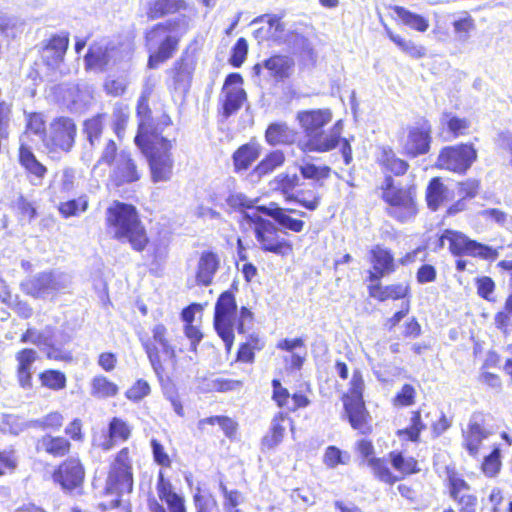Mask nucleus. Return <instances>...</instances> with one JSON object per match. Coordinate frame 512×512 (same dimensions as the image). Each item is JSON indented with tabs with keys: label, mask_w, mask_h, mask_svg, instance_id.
Instances as JSON below:
<instances>
[{
	"label": "nucleus",
	"mask_w": 512,
	"mask_h": 512,
	"mask_svg": "<svg viewBox=\"0 0 512 512\" xmlns=\"http://www.w3.org/2000/svg\"><path fill=\"white\" fill-rule=\"evenodd\" d=\"M105 214L108 234L120 242H128L136 251L144 250L148 237L133 205L114 201Z\"/></svg>",
	"instance_id": "nucleus-1"
},
{
	"label": "nucleus",
	"mask_w": 512,
	"mask_h": 512,
	"mask_svg": "<svg viewBox=\"0 0 512 512\" xmlns=\"http://www.w3.org/2000/svg\"><path fill=\"white\" fill-rule=\"evenodd\" d=\"M237 304L235 296L230 291L223 292L216 301L214 312V328L223 340L226 350L230 351L234 342V325L239 334L245 333L246 325L252 324L253 314L242 307L236 323Z\"/></svg>",
	"instance_id": "nucleus-2"
},
{
	"label": "nucleus",
	"mask_w": 512,
	"mask_h": 512,
	"mask_svg": "<svg viewBox=\"0 0 512 512\" xmlns=\"http://www.w3.org/2000/svg\"><path fill=\"white\" fill-rule=\"evenodd\" d=\"M380 189L381 197L387 204L386 212L390 217L401 223L409 222L416 217L418 208L415 186H397L391 176H386Z\"/></svg>",
	"instance_id": "nucleus-3"
},
{
	"label": "nucleus",
	"mask_w": 512,
	"mask_h": 512,
	"mask_svg": "<svg viewBox=\"0 0 512 512\" xmlns=\"http://www.w3.org/2000/svg\"><path fill=\"white\" fill-rule=\"evenodd\" d=\"M136 146L148 160L152 181L154 183L169 181L174 167V159L171 153L172 141L163 136L156 135L151 139L136 144Z\"/></svg>",
	"instance_id": "nucleus-4"
},
{
	"label": "nucleus",
	"mask_w": 512,
	"mask_h": 512,
	"mask_svg": "<svg viewBox=\"0 0 512 512\" xmlns=\"http://www.w3.org/2000/svg\"><path fill=\"white\" fill-rule=\"evenodd\" d=\"M132 51L129 42L101 39L90 45L84 57L85 66L90 70L104 71L110 66L129 60Z\"/></svg>",
	"instance_id": "nucleus-5"
},
{
	"label": "nucleus",
	"mask_w": 512,
	"mask_h": 512,
	"mask_svg": "<svg viewBox=\"0 0 512 512\" xmlns=\"http://www.w3.org/2000/svg\"><path fill=\"white\" fill-rule=\"evenodd\" d=\"M343 131V121L338 120L327 131L322 130L315 133L302 141H299L298 147L304 153L317 152L325 153L335 149L340 143L341 153L346 165L352 161V148L349 141L341 137Z\"/></svg>",
	"instance_id": "nucleus-6"
},
{
	"label": "nucleus",
	"mask_w": 512,
	"mask_h": 512,
	"mask_svg": "<svg viewBox=\"0 0 512 512\" xmlns=\"http://www.w3.org/2000/svg\"><path fill=\"white\" fill-rule=\"evenodd\" d=\"M179 39L170 24L160 23L146 33V45L150 52L148 67L157 68L171 58L177 50Z\"/></svg>",
	"instance_id": "nucleus-7"
},
{
	"label": "nucleus",
	"mask_w": 512,
	"mask_h": 512,
	"mask_svg": "<svg viewBox=\"0 0 512 512\" xmlns=\"http://www.w3.org/2000/svg\"><path fill=\"white\" fill-rule=\"evenodd\" d=\"M242 218L248 224L254 225V233L260 248L265 252L286 255L292 250V245L283 237L274 223L262 218L257 213L242 212Z\"/></svg>",
	"instance_id": "nucleus-8"
},
{
	"label": "nucleus",
	"mask_w": 512,
	"mask_h": 512,
	"mask_svg": "<svg viewBox=\"0 0 512 512\" xmlns=\"http://www.w3.org/2000/svg\"><path fill=\"white\" fill-rule=\"evenodd\" d=\"M133 489L132 465L129 448H122L111 464L106 482V490L110 494L122 496Z\"/></svg>",
	"instance_id": "nucleus-9"
},
{
	"label": "nucleus",
	"mask_w": 512,
	"mask_h": 512,
	"mask_svg": "<svg viewBox=\"0 0 512 512\" xmlns=\"http://www.w3.org/2000/svg\"><path fill=\"white\" fill-rule=\"evenodd\" d=\"M142 345L157 375H161L163 372L160 353H162L165 359L175 362V348L171 345L168 338V330L163 324L155 325L152 328V339L142 340Z\"/></svg>",
	"instance_id": "nucleus-10"
},
{
	"label": "nucleus",
	"mask_w": 512,
	"mask_h": 512,
	"mask_svg": "<svg viewBox=\"0 0 512 512\" xmlns=\"http://www.w3.org/2000/svg\"><path fill=\"white\" fill-rule=\"evenodd\" d=\"M444 238H447L449 250L455 256L467 255L491 261L498 257L496 249L471 240L461 232L446 229L444 231Z\"/></svg>",
	"instance_id": "nucleus-11"
},
{
	"label": "nucleus",
	"mask_w": 512,
	"mask_h": 512,
	"mask_svg": "<svg viewBox=\"0 0 512 512\" xmlns=\"http://www.w3.org/2000/svg\"><path fill=\"white\" fill-rule=\"evenodd\" d=\"M69 285V276L61 272H42L22 283L23 290L36 298L54 295Z\"/></svg>",
	"instance_id": "nucleus-12"
},
{
	"label": "nucleus",
	"mask_w": 512,
	"mask_h": 512,
	"mask_svg": "<svg viewBox=\"0 0 512 512\" xmlns=\"http://www.w3.org/2000/svg\"><path fill=\"white\" fill-rule=\"evenodd\" d=\"M477 159V151L471 144L444 147L438 156L437 166L455 173H465Z\"/></svg>",
	"instance_id": "nucleus-13"
},
{
	"label": "nucleus",
	"mask_w": 512,
	"mask_h": 512,
	"mask_svg": "<svg viewBox=\"0 0 512 512\" xmlns=\"http://www.w3.org/2000/svg\"><path fill=\"white\" fill-rule=\"evenodd\" d=\"M253 31L254 38L258 43L272 41L276 44H283L287 41L285 24L281 17L276 14H264L256 17L250 23V26H258Z\"/></svg>",
	"instance_id": "nucleus-14"
},
{
	"label": "nucleus",
	"mask_w": 512,
	"mask_h": 512,
	"mask_svg": "<svg viewBox=\"0 0 512 512\" xmlns=\"http://www.w3.org/2000/svg\"><path fill=\"white\" fill-rule=\"evenodd\" d=\"M76 125L71 118L54 119L48 129L45 143L53 149L69 151L75 142Z\"/></svg>",
	"instance_id": "nucleus-15"
},
{
	"label": "nucleus",
	"mask_w": 512,
	"mask_h": 512,
	"mask_svg": "<svg viewBox=\"0 0 512 512\" xmlns=\"http://www.w3.org/2000/svg\"><path fill=\"white\" fill-rule=\"evenodd\" d=\"M133 427L120 417H113L107 430L93 436V445L104 452L112 450L117 444L126 442L132 434Z\"/></svg>",
	"instance_id": "nucleus-16"
},
{
	"label": "nucleus",
	"mask_w": 512,
	"mask_h": 512,
	"mask_svg": "<svg viewBox=\"0 0 512 512\" xmlns=\"http://www.w3.org/2000/svg\"><path fill=\"white\" fill-rule=\"evenodd\" d=\"M486 418V414L476 411L470 416L467 428L462 430L463 446L470 456L476 457L483 440L491 435L486 427Z\"/></svg>",
	"instance_id": "nucleus-17"
},
{
	"label": "nucleus",
	"mask_w": 512,
	"mask_h": 512,
	"mask_svg": "<svg viewBox=\"0 0 512 512\" xmlns=\"http://www.w3.org/2000/svg\"><path fill=\"white\" fill-rule=\"evenodd\" d=\"M431 142V125L422 119L408 128L407 140L404 144L405 152L416 157L429 151Z\"/></svg>",
	"instance_id": "nucleus-18"
},
{
	"label": "nucleus",
	"mask_w": 512,
	"mask_h": 512,
	"mask_svg": "<svg viewBox=\"0 0 512 512\" xmlns=\"http://www.w3.org/2000/svg\"><path fill=\"white\" fill-rule=\"evenodd\" d=\"M84 476V468L80 461L76 458H69L54 471L53 480L63 490L72 491L81 486Z\"/></svg>",
	"instance_id": "nucleus-19"
},
{
	"label": "nucleus",
	"mask_w": 512,
	"mask_h": 512,
	"mask_svg": "<svg viewBox=\"0 0 512 512\" xmlns=\"http://www.w3.org/2000/svg\"><path fill=\"white\" fill-rule=\"evenodd\" d=\"M257 210L273 218L281 227L295 233L301 232L305 226L304 221L289 215V213H293L300 217H305L307 214L303 211L282 208L275 203H271L269 206H258Z\"/></svg>",
	"instance_id": "nucleus-20"
},
{
	"label": "nucleus",
	"mask_w": 512,
	"mask_h": 512,
	"mask_svg": "<svg viewBox=\"0 0 512 512\" xmlns=\"http://www.w3.org/2000/svg\"><path fill=\"white\" fill-rule=\"evenodd\" d=\"M141 173L130 154L122 151L116 158L111 179L116 186L130 184L138 181Z\"/></svg>",
	"instance_id": "nucleus-21"
},
{
	"label": "nucleus",
	"mask_w": 512,
	"mask_h": 512,
	"mask_svg": "<svg viewBox=\"0 0 512 512\" xmlns=\"http://www.w3.org/2000/svg\"><path fill=\"white\" fill-rule=\"evenodd\" d=\"M332 118V111L328 108L306 110L297 114V119L305 133V138L321 132L332 121Z\"/></svg>",
	"instance_id": "nucleus-22"
},
{
	"label": "nucleus",
	"mask_w": 512,
	"mask_h": 512,
	"mask_svg": "<svg viewBox=\"0 0 512 512\" xmlns=\"http://www.w3.org/2000/svg\"><path fill=\"white\" fill-rule=\"evenodd\" d=\"M294 60L288 55L276 54L261 63L254 66L256 74H260L262 69H266L270 76L276 79L288 78L294 68Z\"/></svg>",
	"instance_id": "nucleus-23"
},
{
	"label": "nucleus",
	"mask_w": 512,
	"mask_h": 512,
	"mask_svg": "<svg viewBox=\"0 0 512 512\" xmlns=\"http://www.w3.org/2000/svg\"><path fill=\"white\" fill-rule=\"evenodd\" d=\"M38 352L31 348H24L15 354L17 361V378L20 386L24 389L32 387V366L38 359Z\"/></svg>",
	"instance_id": "nucleus-24"
},
{
	"label": "nucleus",
	"mask_w": 512,
	"mask_h": 512,
	"mask_svg": "<svg viewBox=\"0 0 512 512\" xmlns=\"http://www.w3.org/2000/svg\"><path fill=\"white\" fill-rule=\"evenodd\" d=\"M149 99L139 97L137 103V116L139 118L138 131L135 136V144L142 143V141L151 139L153 136L159 135L157 128H152L150 119V108L148 105Z\"/></svg>",
	"instance_id": "nucleus-25"
},
{
	"label": "nucleus",
	"mask_w": 512,
	"mask_h": 512,
	"mask_svg": "<svg viewBox=\"0 0 512 512\" xmlns=\"http://www.w3.org/2000/svg\"><path fill=\"white\" fill-rule=\"evenodd\" d=\"M220 265L219 256L212 251H204L199 258L196 272V282L209 286Z\"/></svg>",
	"instance_id": "nucleus-26"
},
{
	"label": "nucleus",
	"mask_w": 512,
	"mask_h": 512,
	"mask_svg": "<svg viewBox=\"0 0 512 512\" xmlns=\"http://www.w3.org/2000/svg\"><path fill=\"white\" fill-rule=\"evenodd\" d=\"M69 38L67 34L54 35L43 48L42 58L49 66H56L64 59Z\"/></svg>",
	"instance_id": "nucleus-27"
},
{
	"label": "nucleus",
	"mask_w": 512,
	"mask_h": 512,
	"mask_svg": "<svg viewBox=\"0 0 512 512\" xmlns=\"http://www.w3.org/2000/svg\"><path fill=\"white\" fill-rule=\"evenodd\" d=\"M70 448L71 443L68 439L50 434L42 436L36 443V450L38 452H45L53 457L65 456L69 453Z\"/></svg>",
	"instance_id": "nucleus-28"
},
{
	"label": "nucleus",
	"mask_w": 512,
	"mask_h": 512,
	"mask_svg": "<svg viewBox=\"0 0 512 512\" xmlns=\"http://www.w3.org/2000/svg\"><path fill=\"white\" fill-rule=\"evenodd\" d=\"M300 178L296 173L282 172L276 175L270 182L272 191L282 194L286 201L292 200L295 188L299 185Z\"/></svg>",
	"instance_id": "nucleus-29"
},
{
	"label": "nucleus",
	"mask_w": 512,
	"mask_h": 512,
	"mask_svg": "<svg viewBox=\"0 0 512 512\" xmlns=\"http://www.w3.org/2000/svg\"><path fill=\"white\" fill-rule=\"evenodd\" d=\"M259 155L260 147L257 144L249 143L242 145L233 154L235 170L237 172L247 170Z\"/></svg>",
	"instance_id": "nucleus-30"
},
{
	"label": "nucleus",
	"mask_w": 512,
	"mask_h": 512,
	"mask_svg": "<svg viewBox=\"0 0 512 512\" xmlns=\"http://www.w3.org/2000/svg\"><path fill=\"white\" fill-rule=\"evenodd\" d=\"M344 408L351 426L365 433L367 426L364 401H344Z\"/></svg>",
	"instance_id": "nucleus-31"
},
{
	"label": "nucleus",
	"mask_w": 512,
	"mask_h": 512,
	"mask_svg": "<svg viewBox=\"0 0 512 512\" xmlns=\"http://www.w3.org/2000/svg\"><path fill=\"white\" fill-rule=\"evenodd\" d=\"M184 8V0H154L150 3L147 15L150 19H157Z\"/></svg>",
	"instance_id": "nucleus-32"
},
{
	"label": "nucleus",
	"mask_w": 512,
	"mask_h": 512,
	"mask_svg": "<svg viewBox=\"0 0 512 512\" xmlns=\"http://www.w3.org/2000/svg\"><path fill=\"white\" fill-rule=\"evenodd\" d=\"M378 161L383 168L396 176L404 175L409 167L406 161L398 158L392 149L386 147L382 148Z\"/></svg>",
	"instance_id": "nucleus-33"
},
{
	"label": "nucleus",
	"mask_w": 512,
	"mask_h": 512,
	"mask_svg": "<svg viewBox=\"0 0 512 512\" xmlns=\"http://www.w3.org/2000/svg\"><path fill=\"white\" fill-rule=\"evenodd\" d=\"M19 161L21 165L39 181L45 176L47 169L35 157L31 149L25 145H21L19 149Z\"/></svg>",
	"instance_id": "nucleus-34"
},
{
	"label": "nucleus",
	"mask_w": 512,
	"mask_h": 512,
	"mask_svg": "<svg viewBox=\"0 0 512 512\" xmlns=\"http://www.w3.org/2000/svg\"><path fill=\"white\" fill-rule=\"evenodd\" d=\"M90 388V394L98 399L114 397L119 391L117 384L103 375L94 376L91 380Z\"/></svg>",
	"instance_id": "nucleus-35"
},
{
	"label": "nucleus",
	"mask_w": 512,
	"mask_h": 512,
	"mask_svg": "<svg viewBox=\"0 0 512 512\" xmlns=\"http://www.w3.org/2000/svg\"><path fill=\"white\" fill-rule=\"evenodd\" d=\"M223 93V115L228 118L241 108L246 94L240 87L223 88Z\"/></svg>",
	"instance_id": "nucleus-36"
},
{
	"label": "nucleus",
	"mask_w": 512,
	"mask_h": 512,
	"mask_svg": "<svg viewBox=\"0 0 512 512\" xmlns=\"http://www.w3.org/2000/svg\"><path fill=\"white\" fill-rule=\"evenodd\" d=\"M285 162V155L281 150H274L267 154L259 164L253 169L252 175L261 178L272 173L275 169L281 167Z\"/></svg>",
	"instance_id": "nucleus-37"
},
{
	"label": "nucleus",
	"mask_w": 512,
	"mask_h": 512,
	"mask_svg": "<svg viewBox=\"0 0 512 512\" xmlns=\"http://www.w3.org/2000/svg\"><path fill=\"white\" fill-rule=\"evenodd\" d=\"M371 256L374 270H381L382 274L395 271L394 257L390 250L377 245L371 250Z\"/></svg>",
	"instance_id": "nucleus-38"
},
{
	"label": "nucleus",
	"mask_w": 512,
	"mask_h": 512,
	"mask_svg": "<svg viewBox=\"0 0 512 512\" xmlns=\"http://www.w3.org/2000/svg\"><path fill=\"white\" fill-rule=\"evenodd\" d=\"M193 66L190 61L181 58L175 63L174 67V85L176 90L185 92L190 86L192 78Z\"/></svg>",
	"instance_id": "nucleus-39"
},
{
	"label": "nucleus",
	"mask_w": 512,
	"mask_h": 512,
	"mask_svg": "<svg viewBox=\"0 0 512 512\" xmlns=\"http://www.w3.org/2000/svg\"><path fill=\"white\" fill-rule=\"evenodd\" d=\"M447 198V188L440 178H433L426 189V201L428 207L436 211L443 201Z\"/></svg>",
	"instance_id": "nucleus-40"
},
{
	"label": "nucleus",
	"mask_w": 512,
	"mask_h": 512,
	"mask_svg": "<svg viewBox=\"0 0 512 512\" xmlns=\"http://www.w3.org/2000/svg\"><path fill=\"white\" fill-rule=\"evenodd\" d=\"M89 207V198L86 194L80 195L76 199L61 202L58 206L59 213L64 218L76 217L84 213Z\"/></svg>",
	"instance_id": "nucleus-41"
},
{
	"label": "nucleus",
	"mask_w": 512,
	"mask_h": 512,
	"mask_svg": "<svg viewBox=\"0 0 512 512\" xmlns=\"http://www.w3.org/2000/svg\"><path fill=\"white\" fill-rule=\"evenodd\" d=\"M297 167L304 179L320 181L330 176L331 168L328 166H316L306 158L297 162Z\"/></svg>",
	"instance_id": "nucleus-42"
},
{
	"label": "nucleus",
	"mask_w": 512,
	"mask_h": 512,
	"mask_svg": "<svg viewBox=\"0 0 512 512\" xmlns=\"http://www.w3.org/2000/svg\"><path fill=\"white\" fill-rule=\"evenodd\" d=\"M283 420L282 413L272 419L270 432L262 439V445L267 449H273L282 442L285 433V427L281 423Z\"/></svg>",
	"instance_id": "nucleus-43"
},
{
	"label": "nucleus",
	"mask_w": 512,
	"mask_h": 512,
	"mask_svg": "<svg viewBox=\"0 0 512 512\" xmlns=\"http://www.w3.org/2000/svg\"><path fill=\"white\" fill-rule=\"evenodd\" d=\"M286 39L287 41L283 44H287L293 53H299L309 58L313 57L314 50L306 37L295 32H287Z\"/></svg>",
	"instance_id": "nucleus-44"
},
{
	"label": "nucleus",
	"mask_w": 512,
	"mask_h": 512,
	"mask_svg": "<svg viewBox=\"0 0 512 512\" xmlns=\"http://www.w3.org/2000/svg\"><path fill=\"white\" fill-rule=\"evenodd\" d=\"M387 36L393 41L404 53L412 58L419 59L425 56V48L416 45L411 40H406L399 35L394 34L390 29L386 28Z\"/></svg>",
	"instance_id": "nucleus-45"
},
{
	"label": "nucleus",
	"mask_w": 512,
	"mask_h": 512,
	"mask_svg": "<svg viewBox=\"0 0 512 512\" xmlns=\"http://www.w3.org/2000/svg\"><path fill=\"white\" fill-rule=\"evenodd\" d=\"M441 123L446 125L449 132L455 137L465 135L471 125L468 119L460 118L450 112H444L442 114Z\"/></svg>",
	"instance_id": "nucleus-46"
},
{
	"label": "nucleus",
	"mask_w": 512,
	"mask_h": 512,
	"mask_svg": "<svg viewBox=\"0 0 512 512\" xmlns=\"http://www.w3.org/2000/svg\"><path fill=\"white\" fill-rule=\"evenodd\" d=\"M368 465L372 469L374 476L386 484L392 485L400 479L391 472L384 459L370 458L368 460Z\"/></svg>",
	"instance_id": "nucleus-47"
},
{
	"label": "nucleus",
	"mask_w": 512,
	"mask_h": 512,
	"mask_svg": "<svg viewBox=\"0 0 512 512\" xmlns=\"http://www.w3.org/2000/svg\"><path fill=\"white\" fill-rule=\"evenodd\" d=\"M392 466L402 475H409L419 471L418 462L413 457H406L400 452H391L389 454Z\"/></svg>",
	"instance_id": "nucleus-48"
},
{
	"label": "nucleus",
	"mask_w": 512,
	"mask_h": 512,
	"mask_svg": "<svg viewBox=\"0 0 512 512\" xmlns=\"http://www.w3.org/2000/svg\"><path fill=\"white\" fill-rule=\"evenodd\" d=\"M105 115L98 114L84 122V132L92 146L99 142L104 128Z\"/></svg>",
	"instance_id": "nucleus-49"
},
{
	"label": "nucleus",
	"mask_w": 512,
	"mask_h": 512,
	"mask_svg": "<svg viewBox=\"0 0 512 512\" xmlns=\"http://www.w3.org/2000/svg\"><path fill=\"white\" fill-rule=\"evenodd\" d=\"M453 28L458 40L466 41L469 39L471 32L475 30L474 19L467 12H464L453 21Z\"/></svg>",
	"instance_id": "nucleus-50"
},
{
	"label": "nucleus",
	"mask_w": 512,
	"mask_h": 512,
	"mask_svg": "<svg viewBox=\"0 0 512 512\" xmlns=\"http://www.w3.org/2000/svg\"><path fill=\"white\" fill-rule=\"evenodd\" d=\"M265 138L273 146L284 144L290 140V131L286 124L273 123L267 128Z\"/></svg>",
	"instance_id": "nucleus-51"
},
{
	"label": "nucleus",
	"mask_w": 512,
	"mask_h": 512,
	"mask_svg": "<svg viewBox=\"0 0 512 512\" xmlns=\"http://www.w3.org/2000/svg\"><path fill=\"white\" fill-rule=\"evenodd\" d=\"M42 386L51 390H62L66 387V376L63 372L58 370H45L39 375Z\"/></svg>",
	"instance_id": "nucleus-52"
},
{
	"label": "nucleus",
	"mask_w": 512,
	"mask_h": 512,
	"mask_svg": "<svg viewBox=\"0 0 512 512\" xmlns=\"http://www.w3.org/2000/svg\"><path fill=\"white\" fill-rule=\"evenodd\" d=\"M396 13L405 25L417 31L424 32L429 26L427 20L424 17L412 13L402 7H397Z\"/></svg>",
	"instance_id": "nucleus-53"
},
{
	"label": "nucleus",
	"mask_w": 512,
	"mask_h": 512,
	"mask_svg": "<svg viewBox=\"0 0 512 512\" xmlns=\"http://www.w3.org/2000/svg\"><path fill=\"white\" fill-rule=\"evenodd\" d=\"M350 454L343 452L336 446H328L323 456V463L328 468H335L337 465H347L350 462Z\"/></svg>",
	"instance_id": "nucleus-54"
},
{
	"label": "nucleus",
	"mask_w": 512,
	"mask_h": 512,
	"mask_svg": "<svg viewBox=\"0 0 512 512\" xmlns=\"http://www.w3.org/2000/svg\"><path fill=\"white\" fill-rule=\"evenodd\" d=\"M129 114L128 106L117 104L113 109V129L118 138H121L125 132Z\"/></svg>",
	"instance_id": "nucleus-55"
},
{
	"label": "nucleus",
	"mask_w": 512,
	"mask_h": 512,
	"mask_svg": "<svg viewBox=\"0 0 512 512\" xmlns=\"http://www.w3.org/2000/svg\"><path fill=\"white\" fill-rule=\"evenodd\" d=\"M128 84L129 82L126 77H108L104 82V90L110 96L119 97L126 92Z\"/></svg>",
	"instance_id": "nucleus-56"
},
{
	"label": "nucleus",
	"mask_w": 512,
	"mask_h": 512,
	"mask_svg": "<svg viewBox=\"0 0 512 512\" xmlns=\"http://www.w3.org/2000/svg\"><path fill=\"white\" fill-rule=\"evenodd\" d=\"M204 424H218L224 431L225 435L231 437L236 431L235 422L225 416H212L199 421V428H202Z\"/></svg>",
	"instance_id": "nucleus-57"
},
{
	"label": "nucleus",
	"mask_w": 512,
	"mask_h": 512,
	"mask_svg": "<svg viewBox=\"0 0 512 512\" xmlns=\"http://www.w3.org/2000/svg\"><path fill=\"white\" fill-rule=\"evenodd\" d=\"M27 130L39 136L44 142L46 140V127L44 116L41 113H31L27 116Z\"/></svg>",
	"instance_id": "nucleus-58"
},
{
	"label": "nucleus",
	"mask_w": 512,
	"mask_h": 512,
	"mask_svg": "<svg viewBox=\"0 0 512 512\" xmlns=\"http://www.w3.org/2000/svg\"><path fill=\"white\" fill-rule=\"evenodd\" d=\"M303 206L304 208L314 211L318 208L320 203V196L313 191L305 193L304 191H298L293 195L292 200Z\"/></svg>",
	"instance_id": "nucleus-59"
},
{
	"label": "nucleus",
	"mask_w": 512,
	"mask_h": 512,
	"mask_svg": "<svg viewBox=\"0 0 512 512\" xmlns=\"http://www.w3.org/2000/svg\"><path fill=\"white\" fill-rule=\"evenodd\" d=\"M350 385L349 395L344 398V401H363L364 381L360 371L353 372Z\"/></svg>",
	"instance_id": "nucleus-60"
},
{
	"label": "nucleus",
	"mask_w": 512,
	"mask_h": 512,
	"mask_svg": "<svg viewBox=\"0 0 512 512\" xmlns=\"http://www.w3.org/2000/svg\"><path fill=\"white\" fill-rule=\"evenodd\" d=\"M500 450L495 448L488 456L484 458L482 469L485 475L495 476L500 470Z\"/></svg>",
	"instance_id": "nucleus-61"
},
{
	"label": "nucleus",
	"mask_w": 512,
	"mask_h": 512,
	"mask_svg": "<svg viewBox=\"0 0 512 512\" xmlns=\"http://www.w3.org/2000/svg\"><path fill=\"white\" fill-rule=\"evenodd\" d=\"M150 391L151 389L148 382L140 379L126 391V397L131 401L138 402L149 395Z\"/></svg>",
	"instance_id": "nucleus-62"
},
{
	"label": "nucleus",
	"mask_w": 512,
	"mask_h": 512,
	"mask_svg": "<svg viewBox=\"0 0 512 512\" xmlns=\"http://www.w3.org/2000/svg\"><path fill=\"white\" fill-rule=\"evenodd\" d=\"M426 428L421 420L420 412H413L411 417V425L405 430L400 431L402 434H407L409 440L416 442L419 439L420 432Z\"/></svg>",
	"instance_id": "nucleus-63"
},
{
	"label": "nucleus",
	"mask_w": 512,
	"mask_h": 512,
	"mask_svg": "<svg viewBox=\"0 0 512 512\" xmlns=\"http://www.w3.org/2000/svg\"><path fill=\"white\" fill-rule=\"evenodd\" d=\"M226 203L232 209L240 211L252 208L254 206L253 201L243 193H231L227 197Z\"/></svg>",
	"instance_id": "nucleus-64"
}]
</instances>
